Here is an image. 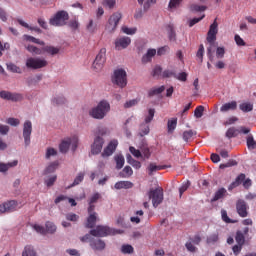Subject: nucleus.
<instances>
[{
	"label": "nucleus",
	"instance_id": "nucleus-1",
	"mask_svg": "<svg viewBox=\"0 0 256 256\" xmlns=\"http://www.w3.org/2000/svg\"><path fill=\"white\" fill-rule=\"evenodd\" d=\"M109 111H111V104H109L107 100H102L96 107L90 110L89 115L93 117V119H105Z\"/></svg>",
	"mask_w": 256,
	"mask_h": 256
},
{
	"label": "nucleus",
	"instance_id": "nucleus-2",
	"mask_svg": "<svg viewBox=\"0 0 256 256\" xmlns=\"http://www.w3.org/2000/svg\"><path fill=\"white\" fill-rule=\"evenodd\" d=\"M111 81L120 89H125L127 87V72L124 69L114 70Z\"/></svg>",
	"mask_w": 256,
	"mask_h": 256
},
{
	"label": "nucleus",
	"instance_id": "nucleus-3",
	"mask_svg": "<svg viewBox=\"0 0 256 256\" xmlns=\"http://www.w3.org/2000/svg\"><path fill=\"white\" fill-rule=\"evenodd\" d=\"M69 21V13L65 10L58 11L53 18L49 20L50 25L53 27H63Z\"/></svg>",
	"mask_w": 256,
	"mask_h": 256
},
{
	"label": "nucleus",
	"instance_id": "nucleus-4",
	"mask_svg": "<svg viewBox=\"0 0 256 256\" xmlns=\"http://www.w3.org/2000/svg\"><path fill=\"white\" fill-rule=\"evenodd\" d=\"M147 197L148 201L152 200L153 207L157 208L159 205H161V203H163V189H150V191L147 193Z\"/></svg>",
	"mask_w": 256,
	"mask_h": 256
},
{
	"label": "nucleus",
	"instance_id": "nucleus-5",
	"mask_svg": "<svg viewBox=\"0 0 256 256\" xmlns=\"http://www.w3.org/2000/svg\"><path fill=\"white\" fill-rule=\"evenodd\" d=\"M119 231L109 228L108 226H97L90 230V235L93 237H107V235H117Z\"/></svg>",
	"mask_w": 256,
	"mask_h": 256
},
{
	"label": "nucleus",
	"instance_id": "nucleus-6",
	"mask_svg": "<svg viewBox=\"0 0 256 256\" xmlns=\"http://www.w3.org/2000/svg\"><path fill=\"white\" fill-rule=\"evenodd\" d=\"M78 143H79V137L77 136H73L72 138H67L66 140H63L59 145L60 153H67L71 145H72L73 151H75V149H77Z\"/></svg>",
	"mask_w": 256,
	"mask_h": 256
},
{
	"label": "nucleus",
	"instance_id": "nucleus-7",
	"mask_svg": "<svg viewBox=\"0 0 256 256\" xmlns=\"http://www.w3.org/2000/svg\"><path fill=\"white\" fill-rule=\"evenodd\" d=\"M123 19V14L120 12H114L108 19V25L106 26V29L109 31V33H113L115 29H117V25H119V21Z\"/></svg>",
	"mask_w": 256,
	"mask_h": 256
},
{
	"label": "nucleus",
	"instance_id": "nucleus-8",
	"mask_svg": "<svg viewBox=\"0 0 256 256\" xmlns=\"http://www.w3.org/2000/svg\"><path fill=\"white\" fill-rule=\"evenodd\" d=\"M217 33H219V23H217V19L214 20V22L210 25L206 41L213 45L215 41H217Z\"/></svg>",
	"mask_w": 256,
	"mask_h": 256
},
{
	"label": "nucleus",
	"instance_id": "nucleus-9",
	"mask_svg": "<svg viewBox=\"0 0 256 256\" xmlns=\"http://www.w3.org/2000/svg\"><path fill=\"white\" fill-rule=\"evenodd\" d=\"M19 202L17 200H9L0 205V213H13L17 211Z\"/></svg>",
	"mask_w": 256,
	"mask_h": 256
},
{
	"label": "nucleus",
	"instance_id": "nucleus-10",
	"mask_svg": "<svg viewBox=\"0 0 256 256\" xmlns=\"http://www.w3.org/2000/svg\"><path fill=\"white\" fill-rule=\"evenodd\" d=\"M153 77H162L163 79H169L171 77L175 78V71L173 70H164L161 66H157L154 68L152 72Z\"/></svg>",
	"mask_w": 256,
	"mask_h": 256
},
{
	"label": "nucleus",
	"instance_id": "nucleus-11",
	"mask_svg": "<svg viewBox=\"0 0 256 256\" xmlns=\"http://www.w3.org/2000/svg\"><path fill=\"white\" fill-rule=\"evenodd\" d=\"M31 133H33V124L27 120L23 125V137L26 146L31 144Z\"/></svg>",
	"mask_w": 256,
	"mask_h": 256
},
{
	"label": "nucleus",
	"instance_id": "nucleus-12",
	"mask_svg": "<svg viewBox=\"0 0 256 256\" xmlns=\"http://www.w3.org/2000/svg\"><path fill=\"white\" fill-rule=\"evenodd\" d=\"M105 144V140L101 136H96L94 142L91 146L92 155H99L101 151H103V145Z\"/></svg>",
	"mask_w": 256,
	"mask_h": 256
},
{
	"label": "nucleus",
	"instance_id": "nucleus-13",
	"mask_svg": "<svg viewBox=\"0 0 256 256\" xmlns=\"http://www.w3.org/2000/svg\"><path fill=\"white\" fill-rule=\"evenodd\" d=\"M249 209V206H247V202L245 200H238L236 202V211L239 215V217L245 218L249 215V212L247 211Z\"/></svg>",
	"mask_w": 256,
	"mask_h": 256
},
{
	"label": "nucleus",
	"instance_id": "nucleus-14",
	"mask_svg": "<svg viewBox=\"0 0 256 256\" xmlns=\"http://www.w3.org/2000/svg\"><path fill=\"white\" fill-rule=\"evenodd\" d=\"M0 97L6 101H21L23 99V95L19 93H11L5 90L0 92Z\"/></svg>",
	"mask_w": 256,
	"mask_h": 256
},
{
	"label": "nucleus",
	"instance_id": "nucleus-15",
	"mask_svg": "<svg viewBox=\"0 0 256 256\" xmlns=\"http://www.w3.org/2000/svg\"><path fill=\"white\" fill-rule=\"evenodd\" d=\"M129 45H131L130 37L124 36L115 40V49H117V51H121V49H127Z\"/></svg>",
	"mask_w": 256,
	"mask_h": 256
},
{
	"label": "nucleus",
	"instance_id": "nucleus-16",
	"mask_svg": "<svg viewBox=\"0 0 256 256\" xmlns=\"http://www.w3.org/2000/svg\"><path fill=\"white\" fill-rule=\"evenodd\" d=\"M119 145V141L111 140L102 153V157H111Z\"/></svg>",
	"mask_w": 256,
	"mask_h": 256
},
{
	"label": "nucleus",
	"instance_id": "nucleus-17",
	"mask_svg": "<svg viewBox=\"0 0 256 256\" xmlns=\"http://www.w3.org/2000/svg\"><path fill=\"white\" fill-rule=\"evenodd\" d=\"M107 49L102 48L100 52L97 54L93 65H105V62L107 61Z\"/></svg>",
	"mask_w": 256,
	"mask_h": 256
},
{
	"label": "nucleus",
	"instance_id": "nucleus-18",
	"mask_svg": "<svg viewBox=\"0 0 256 256\" xmlns=\"http://www.w3.org/2000/svg\"><path fill=\"white\" fill-rule=\"evenodd\" d=\"M90 247H92L94 251H103V249L106 247V244L105 241L101 239H92L90 240Z\"/></svg>",
	"mask_w": 256,
	"mask_h": 256
},
{
	"label": "nucleus",
	"instance_id": "nucleus-19",
	"mask_svg": "<svg viewBox=\"0 0 256 256\" xmlns=\"http://www.w3.org/2000/svg\"><path fill=\"white\" fill-rule=\"evenodd\" d=\"M245 179H246L245 174H243V173L239 174V175L236 177L235 181H233V182L229 185L228 191H233V189L239 187V185L243 184V182L245 181Z\"/></svg>",
	"mask_w": 256,
	"mask_h": 256
},
{
	"label": "nucleus",
	"instance_id": "nucleus-20",
	"mask_svg": "<svg viewBox=\"0 0 256 256\" xmlns=\"http://www.w3.org/2000/svg\"><path fill=\"white\" fill-rule=\"evenodd\" d=\"M157 55V50L150 48L147 50L146 54L142 57V63H151V59Z\"/></svg>",
	"mask_w": 256,
	"mask_h": 256
},
{
	"label": "nucleus",
	"instance_id": "nucleus-21",
	"mask_svg": "<svg viewBox=\"0 0 256 256\" xmlns=\"http://www.w3.org/2000/svg\"><path fill=\"white\" fill-rule=\"evenodd\" d=\"M97 223V213L93 212L92 214H89L87 218V222L85 224L86 229H93L95 227V224Z\"/></svg>",
	"mask_w": 256,
	"mask_h": 256
},
{
	"label": "nucleus",
	"instance_id": "nucleus-22",
	"mask_svg": "<svg viewBox=\"0 0 256 256\" xmlns=\"http://www.w3.org/2000/svg\"><path fill=\"white\" fill-rule=\"evenodd\" d=\"M235 109H237V102L232 101V102H228V103H225L224 105H222L220 108V111L222 113H227V111H235Z\"/></svg>",
	"mask_w": 256,
	"mask_h": 256
},
{
	"label": "nucleus",
	"instance_id": "nucleus-23",
	"mask_svg": "<svg viewBox=\"0 0 256 256\" xmlns=\"http://www.w3.org/2000/svg\"><path fill=\"white\" fill-rule=\"evenodd\" d=\"M19 161L14 160L12 162H9L7 164L5 163H0V173H7L11 167H17Z\"/></svg>",
	"mask_w": 256,
	"mask_h": 256
},
{
	"label": "nucleus",
	"instance_id": "nucleus-24",
	"mask_svg": "<svg viewBox=\"0 0 256 256\" xmlns=\"http://www.w3.org/2000/svg\"><path fill=\"white\" fill-rule=\"evenodd\" d=\"M115 189H132L133 184L131 181H119L114 185Z\"/></svg>",
	"mask_w": 256,
	"mask_h": 256
},
{
	"label": "nucleus",
	"instance_id": "nucleus-25",
	"mask_svg": "<svg viewBox=\"0 0 256 256\" xmlns=\"http://www.w3.org/2000/svg\"><path fill=\"white\" fill-rule=\"evenodd\" d=\"M114 160L116 162V169H118V171L120 169H123V166L125 165V157L123 156V154H118L114 156Z\"/></svg>",
	"mask_w": 256,
	"mask_h": 256
},
{
	"label": "nucleus",
	"instance_id": "nucleus-26",
	"mask_svg": "<svg viewBox=\"0 0 256 256\" xmlns=\"http://www.w3.org/2000/svg\"><path fill=\"white\" fill-rule=\"evenodd\" d=\"M225 195H227V190L225 188L218 189L215 192L214 197L212 198V203H214L215 201H219V199H223Z\"/></svg>",
	"mask_w": 256,
	"mask_h": 256
},
{
	"label": "nucleus",
	"instance_id": "nucleus-27",
	"mask_svg": "<svg viewBox=\"0 0 256 256\" xmlns=\"http://www.w3.org/2000/svg\"><path fill=\"white\" fill-rule=\"evenodd\" d=\"M240 111L243 113H251L253 111V103L251 102H243L239 105Z\"/></svg>",
	"mask_w": 256,
	"mask_h": 256
},
{
	"label": "nucleus",
	"instance_id": "nucleus-28",
	"mask_svg": "<svg viewBox=\"0 0 256 256\" xmlns=\"http://www.w3.org/2000/svg\"><path fill=\"white\" fill-rule=\"evenodd\" d=\"M16 21L17 23H19V25H21L22 27H25V29H29L30 31H36V33H41V29L39 27H31L27 22L19 18H17Z\"/></svg>",
	"mask_w": 256,
	"mask_h": 256
},
{
	"label": "nucleus",
	"instance_id": "nucleus-29",
	"mask_svg": "<svg viewBox=\"0 0 256 256\" xmlns=\"http://www.w3.org/2000/svg\"><path fill=\"white\" fill-rule=\"evenodd\" d=\"M23 39H24V41H30L31 43H36V45H42V46L45 45L44 41H41V40H39L33 36L27 35V34L23 35Z\"/></svg>",
	"mask_w": 256,
	"mask_h": 256
},
{
	"label": "nucleus",
	"instance_id": "nucleus-30",
	"mask_svg": "<svg viewBox=\"0 0 256 256\" xmlns=\"http://www.w3.org/2000/svg\"><path fill=\"white\" fill-rule=\"evenodd\" d=\"M26 65H47V62L39 58H29Z\"/></svg>",
	"mask_w": 256,
	"mask_h": 256
},
{
	"label": "nucleus",
	"instance_id": "nucleus-31",
	"mask_svg": "<svg viewBox=\"0 0 256 256\" xmlns=\"http://www.w3.org/2000/svg\"><path fill=\"white\" fill-rule=\"evenodd\" d=\"M57 167H59V162H52L45 170L44 175H49L51 173H55L57 171Z\"/></svg>",
	"mask_w": 256,
	"mask_h": 256
},
{
	"label": "nucleus",
	"instance_id": "nucleus-32",
	"mask_svg": "<svg viewBox=\"0 0 256 256\" xmlns=\"http://www.w3.org/2000/svg\"><path fill=\"white\" fill-rule=\"evenodd\" d=\"M139 5L144 4V11H148V9L151 8V5H155L157 3V0H137Z\"/></svg>",
	"mask_w": 256,
	"mask_h": 256
},
{
	"label": "nucleus",
	"instance_id": "nucleus-33",
	"mask_svg": "<svg viewBox=\"0 0 256 256\" xmlns=\"http://www.w3.org/2000/svg\"><path fill=\"white\" fill-rule=\"evenodd\" d=\"M193 135H197L193 130H186L182 134V139L185 141V143H189L191 139L193 138Z\"/></svg>",
	"mask_w": 256,
	"mask_h": 256
},
{
	"label": "nucleus",
	"instance_id": "nucleus-34",
	"mask_svg": "<svg viewBox=\"0 0 256 256\" xmlns=\"http://www.w3.org/2000/svg\"><path fill=\"white\" fill-rule=\"evenodd\" d=\"M235 241L237 245H242V246L245 245V234H243L241 230H238L236 232Z\"/></svg>",
	"mask_w": 256,
	"mask_h": 256
},
{
	"label": "nucleus",
	"instance_id": "nucleus-35",
	"mask_svg": "<svg viewBox=\"0 0 256 256\" xmlns=\"http://www.w3.org/2000/svg\"><path fill=\"white\" fill-rule=\"evenodd\" d=\"M149 123H142L139 128L140 137H145V135H149L150 128L148 126Z\"/></svg>",
	"mask_w": 256,
	"mask_h": 256
},
{
	"label": "nucleus",
	"instance_id": "nucleus-36",
	"mask_svg": "<svg viewBox=\"0 0 256 256\" xmlns=\"http://www.w3.org/2000/svg\"><path fill=\"white\" fill-rule=\"evenodd\" d=\"M167 129L168 133H173V131L177 129V118H172L171 120H168Z\"/></svg>",
	"mask_w": 256,
	"mask_h": 256
},
{
	"label": "nucleus",
	"instance_id": "nucleus-37",
	"mask_svg": "<svg viewBox=\"0 0 256 256\" xmlns=\"http://www.w3.org/2000/svg\"><path fill=\"white\" fill-rule=\"evenodd\" d=\"M163 91H165V86H160L158 88H152L151 90H149L148 95L150 97H155V95H161V93H163Z\"/></svg>",
	"mask_w": 256,
	"mask_h": 256
},
{
	"label": "nucleus",
	"instance_id": "nucleus-38",
	"mask_svg": "<svg viewBox=\"0 0 256 256\" xmlns=\"http://www.w3.org/2000/svg\"><path fill=\"white\" fill-rule=\"evenodd\" d=\"M85 179V173L80 172L74 179V182L70 185V187H76V185H79L80 183H83V180Z\"/></svg>",
	"mask_w": 256,
	"mask_h": 256
},
{
	"label": "nucleus",
	"instance_id": "nucleus-39",
	"mask_svg": "<svg viewBox=\"0 0 256 256\" xmlns=\"http://www.w3.org/2000/svg\"><path fill=\"white\" fill-rule=\"evenodd\" d=\"M102 5L106 9H115V5H117V0H103Z\"/></svg>",
	"mask_w": 256,
	"mask_h": 256
},
{
	"label": "nucleus",
	"instance_id": "nucleus-40",
	"mask_svg": "<svg viewBox=\"0 0 256 256\" xmlns=\"http://www.w3.org/2000/svg\"><path fill=\"white\" fill-rule=\"evenodd\" d=\"M168 37L169 41H177V34L175 33L173 25H168Z\"/></svg>",
	"mask_w": 256,
	"mask_h": 256
},
{
	"label": "nucleus",
	"instance_id": "nucleus-41",
	"mask_svg": "<svg viewBox=\"0 0 256 256\" xmlns=\"http://www.w3.org/2000/svg\"><path fill=\"white\" fill-rule=\"evenodd\" d=\"M133 175V168L131 166H125L122 172H120V177H131Z\"/></svg>",
	"mask_w": 256,
	"mask_h": 256
},
{
	"label": "nucleus",
	"instance_id": "nucleus-42",
	"mask_svg": "<svg viewBox=\"0 0 256 256\" xmlns=\"http://www.w3.org/2000/svg\"><path fill=\"white\" fill-rule=\"evenodd\" d=\"M162 169H165V166H157L153 163H150L148 166L149 175H153L155 171H161Z\"/></svg>",
	"mask_w": 256,
	"mask_h": 256
},
{
	"label": "nucleus",
	"instance_id": "nucleus-43",
	"mask_svg": "<svg viewBox=\"0 0 256 256\" xmlns=\"http://www.w3.org/2000/svg\"><path fill=\"white\" fill-rule=\"evenodd\" d=\"M239 133V130H237L235 127H231L226 132V137L228 139H233V137H237Z\"/></svg>",
	"mask_w": 256,
	"mask_h": 256
},
{
	"label": "nucleus",
	"instance_id": "nucleus-44",
	"mask_svg": "<svg viewBox=\"0 0 256 256\" xmlns=\"http://www.w3.org/2000/svg\"><path fill=\"white\" fill-rule=\"evenodd\" d=\"M217 241H219V233H214L207 238L206 243H208V245H213L217 243Z\"/></svg>",
	"mask_w": 256,
	"mask_h": 256
},
{
	"label": "nucleus",
	"instance_id": "nucleus-45",
	"mask_svg": "<svg viewBox=\"0 0 256 256\" xmlns=\"http://www.w3.org/2000/svg\"><path fill=\"white\" fill-rule=\"evenodd\" d=\"M205 53V47L203 46V44H201L199 46V49L196 53V59H198L199 63H203V55Z\"/></svg>",
	"mask_w": 256,
	"mask_h": 256
},
{
	"label": "nucleus",
	"instance_id": "nucleus-46",
	"mask_svg": "<svg viewBox=\"0 0 256 256\" xmlns=\"http://www.w3.org/2000/svg\"><path fill=\"white\" fill-rule=\"evenodd\" d=\"M45 229H46V233H50V234H53L55 233V231H57V226H55L53 224V222H49L47 221L46 224H45Z\"/></svg>",
	"mask_w": 256,
	"mask_h": 256
},
{
	"label": "nucleus",
	"instance_id": "nucleus-47",
	"mask_svg": "<svg viewBox=\"0 0 256 256\" xmlns=\"http://www.w3.org/2000/svg\"><path fill=\"white\" fill-rule=\"evenodd\" d=\"M133 251H134L133 246H131L129 244L122 245V247H121V252L124 255H131V253H133Z\"/></svg>",
	"mask_w": 256,
	"mask_h": 256
},
{
	"label": "nucleus",
	"instance_id": "nucleus-48",
	"mask_svg": "<svg viewBox=\"0 0 256 256\" xmlns=\"http://www.w3.org/2000/svg\"><path fill=\"white\" fill-rule=\"evenodd\" d=\"M35 250L33 249V246H26L24 248V251L22 252V256H35Z\"/></svg>",
	"mask_w": 256,
	"mask_h": 256
},
{
	"label": "nucleus",
	"instance_id": "nucleus-49",
	"mask_svg": "<svg viewBox=\"0 0 256 256\" xmlns=\"http://www.w3.org/2000/svg\"><path fill=\"white\" fill-rule=\"evenodd\" d=\"M246 143L248 149H256V141L255 138H253V135L247 137Z\"/></svg>",
	"mask_w": 256,
	"mask_h": 256
},
{
	"label": "nucleus",
	"instance_id": "nucleus-50",
	"mask_svg": "<svg viewBox=\"0 0 256 256\" xmlns=\"http://www.w3.org/2000/svg\"><path fill=\"white\" fill-rule=\"evenodd\" d=\"M44 51L49 53V55H57V53H59V48L54 46H45Z\"/></svg>",
	"mask_w": 256,
	"mask_h": 256
},
{
	"label": "nucleus",
	"instance_id": "nucleus-51",
	"mask_svg": "<svg viewBox=\"0 0 256 256\" xmlns=\"http://www.w3.org/2000/svg\"><path fill=\"white\" fill-rule=\"evenodd\" d=\"M52 103L55 106L65 105V103H67V100L63 96H58V97L53 99Z\"/></svg>",
	"mask_w": 256,
	"mask_h": 256
},
{
	"label": "nucleus",
	"instance_id": "nucleus-52",
	"mask_svg": "<svg viewBox=\"0 0 256 256\" xmlns=\"http://www.w3.org/2000/svg\"><path fill=\"white\" fill-rule=\"evenodd\" d=\"M96 135L97 137H105V135H109V129L107 127H98Z\"/></svg>",
	"mask_w": 256,
	"mask_h": 256
},
{
	"label": "nucleus",
	"instance_id": "nucleus-53",
	"mask_svg": "<svg viewBox=\"0 0 256 256\" xmlns=\"http://www.w3.org/2000/svg\"><path fill=\"white\" fill-rule=\"evenodd\" d=\"M203 111H205V107L197 106L194 110V117H196V119H201V117H203Z\"/></svg>",
	"mask_w": 256,
	"mask_h": 256
},
{
	"label": "nucleus",
	"instance_id": "nucleus-54",
	"mask_svg": "<svg viewBox=\"0 0 256 256\" xmlns=\"http://www.w3.org/2000/svg\"><path fill=\"white\" fill-rule=\"evenodd\" d=\"M26 49L29 51V53H34L35 55H41V53H43L41 49L33 45H28Z\"/></svg>",
	"mask_w": 256,
	"mask_h": 256
},
{
	"label": "nucleus",
	"instance_id": "nucleus-55",
	"mask_svg": "<svg viewBox=\"0 0 256 256\" xmlns=\"http://www.w3.org/2000/svg\"><path fill=\"white\" fill-rule=\"evenodd\" d=\"M33 229L36 233H40V235H47V230L41 225L34 224Z\"/></svg>",
	"mask_w": 256,
	"mask_h": 256
},
{
	"label": "nucleus",
	"instance_id": "nucleus-56",
	"mask_svg": "<svg viewBox=\"0 0 256 256\" xmlns=\"http://www.w3.org/2000/svg\"><path fill=\"white\" fill-rule=\"evenodd\" d=\"M191 11H196V13H201L203 11H206L207 7L206 6H201L197 4H192L190 6Z\"/></svg>",
	"mask_w": 256,
	"mask_h": 256
},
{
	"label": "nucleus",
	"instance_id": "nucleus-57",
	"mask_svg": "<svg viewBox=\"0 0 256 256\" xmlns=\"http://www.w3.org/2000/svg\"><path fill=\"white\" fill-rule=\"evenodd\" d=\"M153 117H155V109L150 108L148 110V115L145 117V123H151L153 121Z\"/></svg>",
	"mask_w": 256,
	"mask_h": 256
},
{
	"label": "nucleus",
	"instance_id": "nucleus-58",
	"mask_svg": "<svg viewBox=\"0 0 256 256\" xmlns=\"http://www.w3.org/2000/svg\"><path fill=\"white\" fill-rule=\"evenodd\" d=\"M122 32L126 35H135L137 33V28H129L127 26H123Z\"/></svg>",
	"mask_w": 256,
	"mask_h": 256
},
{
	"label": "nucleus",
	"instance_id": "nucleus-59",
	"mask_svg": "<svg viewBox=\"0 0 256 256\" xmlns=\"http://www.w3.org/2000/svg\"><path fill=\"white\" fill-rule=\"evenodd\" d=\"M130 153L136 157V159H139V157H143V154L141 153V150H137L135 147L130 146L129 147Z\"/></svg>",
	"mask_w": 256,
	"mask_h": 256
},
{
	"label": "nucleus",
	"instance_id": "nucleus-60",
	"mask_svg": "<svg viewBox=\"0 0 256 256\" xmlns=\"http://www.w3.org/2000/svg\"><path fill=\"white\" fill-rule=\"evenodd\" d=\"M187 76L188 74L186 72H181V73H175L174 79H177L178 81L185 82L187 81Z\"/></svg>",
	"mask_w": 256,
	"mask_h": 256
},
{
	"label": "nucleus",
	"instance_id": "nucleus-61",
	"mask_svg": "<svg viewBox=\"0 0 256 256\" xmlns=\"http://www.w3.org/2000/svg\"><path fill=\"white\" fill-rule=\"evenodd\" d=\"M181 3H183V0H170L168 7L169 9H177Z\"/></svg>",
	"mask_w": 256,
	"mask_h": 256
},
{
	"label": "nucleus",
	"instance_id": "nucleus-62",
	"mask_svg": "<svg viewBox=\"0 0 256 256\" xmlns=\"http://www.w3.org/2000/svg\"><path fill=\"white\" fill-rule=\"evenodd\" d=\"M55 155H57V150L54 148H47L45 155L46 159H51V157H55Z\"/></svg>",
	"mask_w": 256,
	"mask_h": 256
},
{
	"label": "nucleus",
	"instance_id": "nucleus-63",
	"mask_svg": "<svg viewBox=\"0 0 256 256\" xmlns=\"http://www.w3.org/2000/svg\"><path fill=\"white\" fill-rule=\"evenodd\" d=\"M221 216H222V221H224V223H233L231 218H229V216L227 215V210L222 209Z\"/></svg>",
	"mask_w": 256,
	"mask_h": 256
},
{
	"label": "nucleus",
	"instance_id": "nucleus-64",
	"mask_svg": "<svg viewBox=\"0 0 256 256\" xmlns=\"http://www.w3.org/2000/svg\"><path fill=\"white\" fill-rule=\"evenodd\" d=\"M7 70L12 73H21V68L17 65H7Z\"/></svg>",
	"mask_w": 256,
	"mask_h": 256
}]
</instances>
